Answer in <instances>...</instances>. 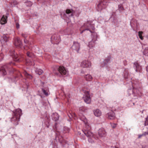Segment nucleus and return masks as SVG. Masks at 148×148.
Masks as SVG:
<instances>
[{"instance_id":"1","label":"nucleus","mask_w":148,"mask_h":148,"mask_svg":"<svg viewBox=\"0 0 148 148\" xmlns=\"http://www.w3.org/2000/svg\"><path fill=\"white\" fill-rule=\"evenodd\" d=\"M22 114V111L21 109H16L14 112V115L12 117V121H18L20 119V116Z\"/></svg>"},{"instance_id":"2","label":"nucleus","mask_w":148,"mask_h":148,"mask_svg":"<svg viewBox=\"0 0 148 148\" xmlns=\"http://www.w3.org/2000/svg\"><path fill=\"white\" fill-rule=\"evenodd\" d=\"M84 92L85 94V96L84 98L85 102L87 103H90L91 102V99L89 92L85 91Z\"/></svg>"},{"instance_id":"3","label":"nucleus","mask_w":148,"mask_h":148,"mask_svg":"<svg viewBox=\"0 0 148 148\" xmlns=\"http://www.w3.org/2000/svg\"><path fill=\"white\" fill-rule=\"evenodd\" d=\"M113 110L114 111H115L116 110L113 109H112V110L111 112H110L107 113V118L108 119L110 120H113L115 119L116 116H115V113L112 111Z\"/></svg>"},{"instance_id":"4","label":"nucleus","mask_w":148,"mask_h":148,"mask_svg":"<svg viewBox=\"0 0 148 148\" xmlns=\"http://www.w3.org/2000/svg\"><path fill=\"white\" fill-rule=\"evenodd\" d=\"M81 66L82 67L87 68L91 66V63L88 60H85L81 63Z\"/></svg>"},{"instance_id":"5","label":"nucleus","mask_w":148,"mask_h":148,"mask_svg":"<svg viewBox=\"0 0 148 148\" xmlns=\"http://www.w3.org/2000/svg\"><path fill=\"white\" fill-rule=\"evenodd\" d=\"M98 135L99 137H101L105 136L106 132L103 128L100 129L98 131Z\"/></svg>"},{"instance_id":"6","label":"nucleus","mask_w":148,"mask_h":148,"mask_svg":"<svg viewBox=\"0 0 148 148\" xmlns=\"http://www.w3.org/2000/svg\"><path fill=\"white\" fill-rule=\"evenodd\" d=\"M14 45L17 47H21L22 44L21 41L19 38H16L15 40Z\"/></svg>"},{"instance_id":"7","label":"nucleus","mask_w":148,"mask_h":148,"mask_svg":"<svg viewBox=\"0 0 148 148\" xmlns=\"http://www.w3.org/2000/svg\"><path fill=\"white\" fill-rule=\"evenodd\" d=\"M58 71L62 75H65L66 74V71L64 67L63 66H60L58 69Z\"/></svg>"},{"instance_id":"8","label":"nucleus","mask_w":148,"mask_h":148,"mask_svg":"<svg viewBox=\"0 0 148 148\" xmlns=\"http://www.w3.org/2000/svg\"><path fill=\"white\" fill-rule=\"evenodd\" d=\"M91 127L89 125L87 124H85V125L84 126L83 130V131L84 133L86 132L91 130Z\"/></svg>"},{"instance_id":"9","label":"nucleus","mask_w":148,"mask_h":148,"mask_svg":"<svg viewBox=\"0 0 148 148\" xmlns=\"http://www.w3.org/2000/svg\"><path fill=\"white\" fill-rule=\"evenodd\" d=\"M7 17L3 15L1 20V24H4L7 22Z\"/></svg>"},{"instance_id":"10","label":"nucleus","mask_w":148,"mask_h":148,"mask_svg":"<svg viewBox=\"0 0 148 148\" xmlns=\"http://www.w3.org/2000/svg\"><path fill=\"white\" fill-rule=\"evenodd\" d=\"M94 115L96 116L99 117L101 115V111L99 109H96L94 111Z\"/></svg>"},{"instance_id":"11","label":"nucleus","mask_w":148,"mask_h":148,"mask_svg":"<svg viewBox=\"0 0 148 148\" xmlns=\"http://www.w3.org/2000/svg\"><path fill=\"white\" fill-rule=\"evenodd\" d=\"M85 78L86 81H90L92 80V77L90 75H87L85 76Z\"/></svg>"},{"instance_id":"12","label":"nucleus","mask_w":148,"mask_h":148,"mask_svg":"<svg viewBox=\"0 0 148 148\" xmlns=\"http://www.w3.org/2000/svg\"><path fill=\"white\" fill-rule=\"evenodd\" d=\"M85 135L87 137H90L92 136L93 135V133L91 132V130H89L86 132L84 133Z\"/></svg>"},{"instance_id":"13","label":"nucleus","mask_w":148,"mask_h":148,"mask_svg":"<svg viewBox=\"0 0 148 148\" xmlns=\"http://www.w3.org/2000/svg\"><path fill=\"white\" fill-rule=\"evenodd\" d=\"M73 11H74L72 9L71 10H70V9H67L66 10V14H69L70 13H72V14H71V16H73Z\"/></svg>"},{"instance_id":"14","label":"nucleus","mask_w":148,"mask_h":148,"mask_svg":"<svg viewBox=\"0 0 148 148\" xmlns=\"http://www.w3.org/2000/svg\"><path fill=\"white\" fill-rule=\"evenodd\" d=\"M145 129L148 131V116L146 119V120L145 123Z\"/></svg>"},{"instance_id":"15","label":"nucleus","mask_w":148,"mask_h":148,"mask_svg":"<svg viewBox=\"0 0 148 148\" xmlns=\"http://www.w3.org/2000/svg\"><path fill=\"white\" fill-rule=\"evenodd\" d=\"M53 117L54 119V120L55 121H57L59 119L58 116L57 114H53Z\"/></svg>"},{"instance_id":"16","label":"nucleus","mask_w":148,"mask_h":148,"mask_svg":"<svg viewBox=\"0 0 148 148\" xmlns=\"http://www.w3.org/2000/svg\"><path fill=\"white\" fill-rule=\"evenodd\" d=\"M143 32L142 31H139L138 32V36L139 37L140 39L143 40V38L142 36V34Z\"/></svg>"},{"instance_id":"17","label":"nucleus","mask_w":148,"mask_h":148,"mask_svg":"<svg viewBox=\"0 0 148 148\" xmlns=\"http://www.w3.org/2000/svg\"><path fill=\"white\" fill-rule=\"evenodd\" d=\"M42 91L45 95L46 96H47L48 95L49 90H46L42 88Z\"/></svg>"},{"instance_id":"18","label":"nucleus","mask_w":148,"mask_h":148,"mask_svg":"<svg viewBox=\"0 0 148 148\" xmlns=\"http://www.w3.org/2000/svg\"><path fill=\"white\" fill-rule=\"evenodd\" d=\"M27 56L29 57H32L34 56V54L32 53H31L29 51H28L27 53Z\"/></svg>"},{"instance_id":"19","label":"nucleus","mask_w":148,"mask_h":148,"mask_svg":"<svg viewBox=\"0 0 148 148\" xmlns=\"http://www.w3.org/2000/svg\"><path fill=\"white\" fill-rule=\"evenodd\" d=\"M147 135H148V132H145L143 134H142V135H140L139 136L138 138H141L142 136H145Z\"/></svg>"},{"instance_id":"20","label":"nucleus","mask_w":148,"mask_h":148,"mask_svg":"<svg viewBox=\"0 0 148 148\" xmlns=\"http://www.w3.org/2000/svg\"><path fill=\"white\" fill-rule=\"evenodd\" d=\"M43 73V71L42 70L39 69L38 71V73L39 75H41Z\"/></svg>"},{"instance_id":"21","label":"nucleus","mask_w":148,"mask_h":148,"mask_svg":"<svg viewBox=\"0 0 148 148\" xmlns=\"http://www.w3.org/2000/svg\"><path fill=\"white\" fill-rule=\"evenodd\" d=\"M1 71L2 72L3 75H5L6 74V73L5 70L2 69Z\"/></svg>"},{"instance_id":"22","label":"nucleus","mask_w":148,"mask_h":148,"mask_svg":"<svg viewBox=\"0 0 148 148\" xmlns=\"http://www.w3.org/2000/svg\"><path fill=\"white\" fill-rule=\"evenodd\" d=\"M71 116L73 117H76L77 116L76 114L74 113H72L71 114Z\"/></svg>"},{"instance_id":"23","label":"nucleus","mask_w":148,"mask_h":148,"mask_svg":"<svg viewBox=\"0 0 148 148\" xmlns=\"http://www.w3.org/2000/svg\"><path fill=\"white\" fill-rule=\"evenodd\" d=\"M16 26L17 29H18L19 28L20 25L18 23H16Z\"/></svg>"},{"instance_id":"24","label":"nucleus","mask_w":148,"mask_h":148,"mask_svg":"<svg viewBox=\"0 0 148 148\" xmlns=\"http://www.w3.org/2000/svg\"><path fill=\"white\" fill-rule=\"evenodd\" d=\"M80 110L82 111H85V109H84V108L81 107L80 108Z\"/></svg>"},{"instance_id":"25","label":"nucleus","mask_w":148,"mask_h":148,"mask_svg":"<svg viewBox=\"0 0 148 148\" xmlns=\"http://www.w3.org/2000/svg\"><path fill=\"white\" fill-rule=\"evenodd\" d=\"M116 124L113 123V124H112V127L113 128H115L116 126Z\"/></svg>"},{"instance_id":"26","label":"nucleus","mask_w":148,"mask_h":148,"mask_svg":"<svg viewBox=\"0 0 148 148\" xmlns=\"http://www.w3.org/2000/svg\"><path fill=\"white\" fill-rule=\"evenodd\" d=\"M22 35L24 38H25L26 37V35L25 34H22Z\"/></svg>"},{"instance_id":"27","label":"nucleus","mask_w":148,"mask_h":148,"mask_svg":"<svg viewBox=\"0 0 148 148\" xmlns=\"http://www.w3.org/2000/svg\"><path fill=\"white\" fill-rule=\"evenodd\" d=\"M88 30V29H84L83 30H82V31L81 32V33H82L85 30Z\"/></svg>"},{"instance_id":"28","label":"nucleus","mask_w":148,"mask_h":148,"mask_svg":"<svg viewBox=\"0 0 148 148\" xmlns=\"http://www.w3.org/2000/svg\"><path fill=\"white\" fill-rule=\"evenodd\" d=\"M25 75H29V76H30V75L29 74H28L27 73H26V72H25Z\"/></svg>"},{"instance_id":"29","label":"nucleus","mask_w":148,"mask_h":148,"mask_svg":"<svg viewBox=\"0 0 148 148\" xmlns=\"http://www.w3.org/2000/svg\"><path fill=\"white\" fill-rule=\"evenodd\" d=\"M24 42L26 43H27L28 42V41H27V40H26L25 39L24 40Z\"/></svg>"},{"instance_id":"30","label":"nucleus","mask_w":148,"mask_h":148,"mask_svg":"<svg viewBox=\"0 0 148 148\" xmlns=\"http://www.w3.org/2000/svg\"><path fill=\"white\" fill-rule=\"evenodd\" d=\"M88 24V23H85L84 25V27L85 26H86Z\"/></svg>"},{"instance_id":"31","label":"nucleus","mask_w":148,"mask_h":148,"mask_svg":"<svg viewBox=\"0 0 148 148\" xmlns=\"http://www.w3.org/2000/svg\"><path fill=\"white\" fill-rule=\"evenodd\" d=\"M83 27V26H82V27L80 28V31H81V30H82V27Z\"/></svg>"},{"instance_id":"32","label":"nucleus","mask_w":148,"mask_h":148,"mask_svg":"<svg viewBox=\"0 0 148 148\" xmlns=\"http://www.w3.org/2000/svg\"><path fill=\"white\" fill-rule=\"evenodd\" d=\"M147 70L148 72V66L147 67Z\"/></svg>"}]
</instances>
